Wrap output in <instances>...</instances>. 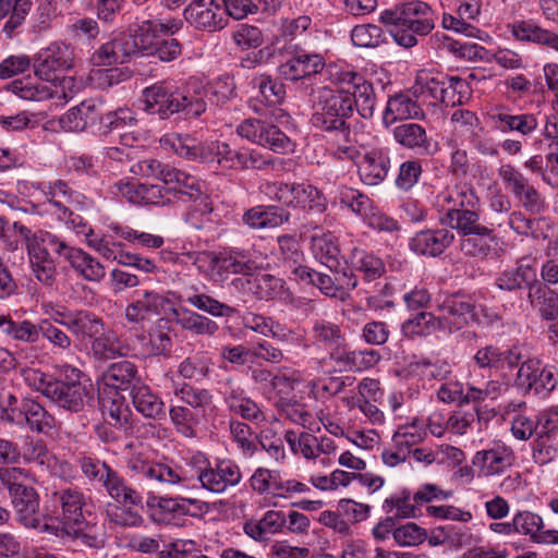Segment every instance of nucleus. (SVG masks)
Wrapping results in <instances>:
<instances>
[{"mask_svg":"<svg viewBox=\"0 0 558 558\" xmlns=\"http://www.w3.org/2000/svg\"><path fill=\"white\" fill-rule=\"evenodd\" d=\"M515 533L529 536L531 541L543 545L558 544L557 530H543L541 515L531 511H520L513 515Z\"/></svg>","mask_w":558,"mask_h":558,"instance_id":"obj_23","label":"nucleus"},{"mask_svg":"<svg viewBox=\"0 0 558 558\" xmlns=\"http://www.w3.org/2000/svg\"><path fill=\"white\" fill-rule=\"evenodd\" d=\"M59 500L62 507V518L59 519L61 526L73 527L83 523L85 498L82 493L75 489H66L60 494Z\"/></svg>","mask_w":558,"mask_h":558,"instance_id":"obj_45","label":"nucleus"},{"mask_svg":"<svg viewBox=\"0 0 558 558\" xmlns=\"http://www.w3.org/2000/svg\"><path fill=\"white\" fill-rule=\"evenodd\" d=\"M243 324L244 327L257 333L277 339L281 342H298L301 340L300 333L288 329L286 326L275 322L270 317L259 314H246L243 317Z\"/></svg>","mask_w":558,"mask_h":558,"instance_id":"obj_33","label":"nucleus"},{"mask_svg":"<svg viewBox=\"0 0 558 558\" xmlns=\"http://www.w3.org/2000/svg\"><path fill=\"white\" fill-rule=\"evenodd\" d=\"M243 220L254 229L277 228L289 220V214L276 206H255L244 214Z\"/></svg>","mask_w":558,"mask_h":558,"instance_id":"obj_42","label":"nucleus"},{"mask_svg":"<svg viewBox=\"0 0 558 558\" xmlns=\"http://www.w3.org/2000/svg\"><path fill=\"white\" fill-rule=\"evenodd\" d=\"M99 117L98 105L93 100H88L68 110L60 118L59 123L66 132H81L94 124Z\"/></svg>","mask_w":558,"mask_h":558,"instance_id":"obj_36","label":"nucleus"},{"mask_svg":"<svg viewBox=\"0 0 558 558\" xmlns=\"http://www.w3.org/2000/svg\"><path fill=\"white\" fill-rule=\"evenodd\" d=\"M56 244H49L52 252L66 259L71 267L85 280L98 282L106 276L104 265L78 247L70 246L65 241L54 234Z\"/></svg>","mask_w":558,"mask_h":558,"instance_id":"obj_14","label":"nucleus"},{"mask_svg":"<svg viewBox=\"0 0 558 558\" xmlns=\"http://www.w3.org/2000/svg\"><path fill=\"white\" fill-rule=\"evenodd\" d=\"M0 330L13 340L34 343L40 335V325L31 320L14 322L10 315L0 314Z\"/></svg>","mask_w":558,"mask_h":558,"instance_id":"obj_47","label":"nucleus"},{"mask_svg":"<svg viewBox=\"0 0 558 558\" xmlns=\"http://www.w3.org/2000/svg\"><path fill=\"white\" fill-rule=\"evenodd\" d=\"M512 450L497 442L487 450L477 451L472 458V464L483 476H494L504 473L513 462Z\"/></svg>","mask_w":558,"mask_h":558,"instance_id":"obj_20","label":"nucleus"},{"mask_svg":"<svg viewBox=\"0 0 558 558\" xmlns=\"http://www.w3.org/2000/svg\"><path fill=\"white\" fill-rule=\"evenodd\" d=\"M169 416L177 433L186 438L196 437V429L201 418L198 414L184 405H171Z\"/></svg>","mask_w":558,"mask_h":558,"instance_id":"obj_58","label":"nucleus"},{"mask_svg":"<svg viewBox=\"0 0 558 558\" xmlns=\"http://www.w3.org/2000/svg\"><path fill=\"white\" fill-rule=\"evenodd\" d=\"M335 154L340 159L355 162L359 178L365 185L380 184L390 170L389 149L385 147H357L349 137L338 143Z\"/></svg>","mask_w":558,"mask_h":558,"instance_id":"obj_6","label":"nucleus"},{"mask_svg":"<svg viewBox=\"0 0 558 558\" xmlns=\"http://www.w3.org/2000/svg\"><path fill=\"white\" fill-rule=\"evenodd\" d=\"M25 425L33 432L48 433L54 427V418L43 405L32 399L24 400Z\"/></svg>","mask_w":558,"mask_h":558,"instance_id":"obj_59","label":"nucleus"},{"mask_svg":"<svg viewBox=\"0 0 558 558\" xmlns=\"http://www.w3.org/2000/svg\"><path fill=\"white\" fill-rule=\"evenodd\" d=\"M441 325L452 330H460L471 323H481L475 306L459 298L448 299L441 306Z\"/></svg>","mask_w":558,"mask_h":558,"instance_id":"obj_27","label":"nucleus"},{"mask_svg":"<svg viewBox=\"0 0 558 558\" xmlns=\"http://www.w3.org/2000/svg\"><path fill=\"white\" fill-rule=\"evenodd\" d=\"M494 244H496L495 236L492 230L486 227L485 232H474L466 235L461 241L460 247L466 255L485 257L490 253Z\"/></svg>","mask_w":558,"mask_h":558,"instance_id":"obj_64","label":"nucleus"},{"mask_svg":"<svg viewBox=\"0 0 558 558\" xmlns=\"http://www.w3.org/2000/svg\"><path fill=\"white\" fill-rule=\"evenodd\" d=\"M0 240L9 251L17 250L20 241L23 240L35 278L46 286L53 283L57 268L47 250L49 244H56L53 233L45 230L33 232L20 222L10 223L0 218Z\"/></svg>","mask_w":558,"mask_h":558,"instance_id":"obj_3","label":"nucleus"},{"mask_svg":"<svg viewBox=\"0 0 558 558\" xmlns=\"http://www.w3.org/2000/svg\"><path fill=\"white\" fill-rule=\"evenodd\" d=\"M63 376L69 381H59L54 396L50 399L58 403L61 408L77 412L93 399L94 387L81 371L69 365L62 367Z\"/></svg>","mask_w":558,"mask_h":558,"instance_id":"obj_12","label":"nucleus"},{"mask_svg":"<svg viewBox=\"0 0 558 558\" xmlns=\"http://www.w3.org/2000/svg\"><path fill=\"white\" fill-rule=\"evenodd\" d=\"M137 341L138 347L131 348L130 355L142 357L156 356L166 353L171 345V339L168 333L160 330L151 331L148 336H140Z\"/></svg>","mask_w":558,"mask_h":558,"instance_id":"obj_54","label":"nucleus"},{"mask_svg":"<svg viewBox=\"0 0 558 558\" xmlns=\"http://www.w3.org/2000/svg\"><path fill=\"white\" fill-rule=\"evenodd\" d=\"M518 384L536 395L547 396L557 386V374L551 366H542L538 360L523 362L518 371Z\"/></svg>","mask_w":558,"mask_h":558,"instance_id":"obj_18","label":"nucleus"},{"mask_svg":"<svg viewBox=\"0 0 558 558\" xmlns=\"http://www.w3.org/2000/svg\"><path fill=\"white\" fill-rule=\"evenodd\" d=\"M313 338L316 342L323 344L330 353L338 348H343L344 338L338 325L327 322L317 320L312 329Z\"/></svg>","mask_w":558,"mask_h":558,"instance_id":"obj_61","label":"nucleus"},{"mask_svg":"<svg viewBox=\"0 0 558 558\" xmlns=\"http://www.w3.org/2000/svg\"><path fill=\"white\" fill-rule=\"evenodd\" d=\"M201 486L213 493L223 494L230 487L236 486L242 480L239 465L230 459H218L208 464L197 474Z\"/></svg>","mask_w":558,"mask_h":558,"instance_id":"obj_15","label":"nucleus"},{"mask_svg":"<svg viewBox=\"0 0 558 558\" xmlns=\"http://www.w3.org/2000/svg\"><path fill=\"white\" fill-rule=\"evenodd\" d=\"M170 313L173 315L175 324L185 330L198 336H213L218 330V324L213 319L203 316L187 307H174Z\"/></svg>","mask_w":558,"mask_h":558,"instance_id":"obj_40","label":"nucleus"},{"mask_svg":"<svg viewBox=\"0 0 558 558\" xmlns=\"http://www.w3.org/2000/svg\"><path fill=\"white\" fill-rule=\"evenodd\" d=\"M162 143L193 161L217 163L226 169H264L268 161L256 150H234L226 142H199L190 135L169 134Z\"/></svg>","mask_w":558,"mask_h":558,"instance_id":"obj_2","label":"nucleus"},{"mask_svg":"<svg viewBox=\"0 0 558 558\" xmlns=\"http://www.w3.org/2000/svg\"><path fill=\"white\" fill-rule=\"evenodd\" d=\"M106 328L102 320L88 312H77L74 314L69 330H71L81 341L88 340L90 343Z\"/></svg>","mask_w":558,"mask_h":558,"instance_id":"obj_51","label":"nucleus"},{"mask_svg":"<svg viewBox=\"0 0 558 558\" xmlns=\"http://www.w3.org/2000/svg\"><path fill=\"white\" fill-rule=\"evenodd\" d=\"M57 526L61 527L60 530L62 531H60V533H52V536L59 538L72 537L90 548H99L104 546V534L97 526L88 525L84 521L83 523L74 525L73 527H63L58 521Z\"/></svg>","mask_w":558,"mask_h":558,"instance_id":"obj_49","label":"nucleus"},{"mask_svg":"<svg viewBox=\"0 0 558 558\" xmlns=\"http://www.w3.org/2000/svg\"><path fill=\"white\" fill-rule=\"evenodd\" d=\"M284 283L281 279L265 274L245 279L244 290L258 300H271L283 294Z\"/></svg>","mask_w":558,"mask_h":558,"instance_id":"obj_46","label":"nucleus"},{"mask_svg":"<svg viewBox=\"0 0 558 558\" xmlns=\"http://www.w3.org/2000/svg\"><path fill=\"white\" fill-rule=\"evenodd\" d=\"M349 262L351 267L361 271L368 281L379 278L385 271V265L379 257L356 247L352 250Z\"/></svg>","mask_w":558,"mask_h":558,"instance_id":"obj_55","label":"nucleus"},{"mask_svg":"<svg viewBox=\"0 0 558 558\" xmlns=\"http://www.w3.org/2000/svg\"><path fill=\"white\" fill-rule=\"evenodd\" d=\"M11 498L16 518L25 527L34 529L39 533L48 535L60 533L61 527L57 526L59 518L40 515L38 511L39 499L34 488H17L14 496Z\"/></svg>","mask_w":558,"mask_h":558,"instance_id":"obj_13","label":"nucleus"},{"mask_svg":"<svg viewBox=\"0 0 558 558\" xmlns=\"http://www.w3.org/2000/svg\"><path fill=\"white\" fill-rule=\"evenodd\" d=\"M330 359L339 364L340 369L364 372L376 366L381 356L373 349L348 351L345 348H338L330 353Z\"/></svg>","mask_w":558,"mask_h":558,"instance_id":"obj_32","label":"nucleus"},{"mask_svg":"<svg viewBox=\"0 0 558 558\" xmlns=\"http://www.w3.org/2000/svg\"><path fill=\"white\" fill-rule=\"evenodd\" d=\"M424 116L418 100L412 98V94H398L390 97L384 112L383 122L390 126L397 121L408 119H420Z\"/></svg>","mask_w":558,"mask_h":558,"instance_id":"obj_30","label":"nucleus"},{"mask_svg":"<svg viewBox=\"0 0 558 558\" xmlns=\"http://www.w3.org/2000/svg\"><path fill=\"white\" fill-rule=\"evenodd\" d=\"M73 65L74 54L71 48L63 43H52L37 53L34 70L39 81H47Z\"/></svg>","mask_w":558,"mask_h":558,"instance_id":"obj_16","label":"nucleus"},{"mask_svg":"<svg viewBox=\"0 0 558 558\" xmlns=\"http://www.w3.org/2000/svg\"><path fill=\"white\" fill-rule=\"evenodd\" d=\"M172 310L171 301L154 291H144L125 308V316L132 323H138L150 315H167Z\"/></svg>","mask_w":558,"mask_h":558,"instance_id":"obj_21","label":"nucleus"},{"mask_svg":"<svg viewBox=\"0 0 558 558\" xmlns=\"http://www.w3.org/2000/svg\"><path fill=\"white\" fill-rule=\"evenodd\" d=\"M225 401L230 411L241 415L243 418L255 422L256 424L271 423L276 421L272 413L260 410L256 402L246 396L244 390L232 388L227 392Z\"/></svg>","mask_w":558,"mask_h":558,"instance_id":"obj_31","label":"nucleus"},{"mask_svg":"<svg viewBox=\"0 0 558 558\" xmlns=\"http://www.w3.org/2000/svg\"><path fill=\"white\" fill-rule=\"evenodd\" d=\"M100 483L118 502L131 504L133 506H138L142 502V496L134 489L125 486L123 480L112 469H109Z\"/></svg>","mask_w":558,"mask_h":558,"instance_id":"obj_57","label":"nucleus"},{"mask_svg":"<svg viewBox=\"0 0 558 558\" xmlns=\"http://www.w3.org/2000/svg\"><path fill=\"white\" fill-rule=\"evenodd\" d=\"M379 21L387 26L395 41L404 48L414 47L417 36H426L435 26L434 12L423 1H410L380 12Z\"/></svg>","mask_w":558,"mask_h":558,"instance_id":"obj_4","label":"nucleus"},{"mask_svg":"<svg viewBox=\"0 0 558 558\" xmlns=\"http://www.w3.org/2000/svg\"><path fill=\"white\" fill-rule=\"evenodd\" d=\"M386 513H391L397 518L412 519L420 517V507L414 501L413 492L409 488H398L391 493L383 504Z\"/></svg>","mask_w":558,"mask_h":558,"instance_id":"obj_43","label":"nucleus"},{"mask_svg":"<svg viewBox=\"0 0 558 558\" xmlns=\"http://www.w3.org/2000/svg\"><path fill=\"white\" fill-rule=\"evenodd\" d=\"M509 27L517 40L544 45L558 51V34L541 27L531 20L515 21Z\"/></svg>","mask_w":558,"mask_h":558,"instance_id":"obj_34","label":"nucleus"},{"mask_svg":"<svg viewBox=\"0 0 558 558\" xmlns=\"http://www.w3.org/2000/svg\"><path fill=\"white\" fill-rule=\"evenodd\" d=\"M488 118L495 129L501 133L517 132L522 136L531 135L538 126L537 118L533 113L514 114L504 106L494 107Z\"/></svg>","mask_w":558,"mask_h":558,"instance_id":"obj_19","label":"nucleus"},{"mask_svg":"<svg viewBox=\"0 0 558 558\" xmlns=\"http://www.w3.org/2000/svg\"><path fill=\"white\" fill-rule=\"evenodd\" d=\"M520 360L521 353L518 348L502 350L493 344L480 348L473 356V362L478 368L490 371L513 368Z\"/></svg>","mask_w":558,"mask_h":558,"instance_id":"obj_24","label":"nucleus"},{"mask_svg":"<svg viewBox=\"0 0 558 558\" xmlns=\"http://www.w3.org/2000/svg\"><path fill=\"white\" fill-rule=\"evenodd\" d=\"M132 403L137 412L149 418H161L166 415L165 403L153 392L149 386L136 383L131 389Z\"/></svg>","mask_w":558,"mask_h":558,"instance_id":"obj_37","label":"nucleus"},{"mask_svg":"<svg viewBox=\"0 0 558 558\" xmlns=\"http://www.w3.org/2000/svg\"><path fill=\"white\" fill-rule=\"evenodd\" d=\"M337 276L332 279L330 276L317 272L314 284L323 294L329 298L344 300L348 298L349 292L356 288L357 280L352 272L340 270L336 272Z\"/></svg>","mask_w":558,"mask_h":558,"instance_id":"obj_39","label":"nucleus"},{"mask_svg":"<svg viewBox=\"0 0 558 558\" xmlns=\"http://www.w3.org/2000/svg\"><path fill=\"white\" fill-rule=\"evenodd\" d=\"M184 17L191 25L208 32L227 25L221 0H194L185 8Z\"/></svg>","mask_w":558,"mask_h":558,"instance_id":"obj_17","label":"nucleus"},{"mask_svg":"<svg viewBox=\"0 0 558 558\" xmlns=\"http://www.w3.org/2000/svg\"><path fill=\"white\" fill-rule=\"evenodd\" d=\"M478 184L486 187L490 208L496 213H507L510 209V201L500 192L497 182L492 180L488 168L478 167Z\"/></svg>","mask_w":558,"mask_h":558,"instance_id":"obj_63","label":"nucleus"},{"mask_svg":"<svg viewBox=\"0 0 558 558\" xmlns=\"http://www.w3.org/2000/svg\"><path fill=\"white\" fill-rule=\"evenodd\" d=\"M99 402L102 415L114 426H123L128 423L130 410L123 395L118 390H99Z\"/></svg>","mask_w":558,"mask_h":558,"instance_id":"obj_41","label":"nucleus"},{"mask_svg":"<svg viewBox=\"0 0 558 558\" xmlns=\"http://www.w3.org/2000/svg\"><path fill=\"white\" fill-rule=\"evenodd\" d=\"M175 397L185 403L193 412L204 420L214 418L217 414V407L211 393L206 389L194 388L183 384L173 390Z\"/></svg>","mask_w":558,"mask_h":558,"instance_id":"obj_29","label":"nucleus"},{"mask_svg":"<svg viewBox=\"0 0 558 558\" xmlns=\"http://www.w3.org/2000/svg\"><path fill=\"white\" fill-rule=\"evenodd\" d=\"M311 250L316 260L333 272L342 265L341 250L338 238L330 231L317 230L311 240Z\"/></svg>","mask_w":558,"mask_h":558,"instance_id":"obj_22","label":"nucleus"},{"mask_svg":"<svg viewBox=\"0 0 558 558\" xmlns=\"http://www.w3.org/2000/svg\"><path fill=\"white\" fill-rule=\"evenodd\" d=\"M527 298L543 319L555 320L558 318V294L554 290L536 286L529 292Z\"/></svg>","mask_w":558,"mask_h":558,"instance_id":"obj_53","label":"nucleus"},{"mask_svg":"<svg viewBox=\"0 0 558 558\" xmlns=\"http://www.w3.org/2000/svg\"><path fill=\"white\" fill-rule=\"evenodd\" d=\"M478 214L474 209H448L445 222L463 235L485 232L486 227L478 222Z\"/></svg>","mask_w":558,"mask_h":558,"instance_id":"obj_48","label":"nucleus"},{"mask_svg":"<svg viewBox=\"0 0 558 558\" xmlns=\"http://www.w3.org/2000/svg\"><path fill=\"white\" fill-rule=\"evenodd\" d=\"M327 75L335 88L325 86L318 89L311 122L316 129L337 133L344 142L350 137L345 120L354 109L364 119L373 116L376 100L374 88L361 73L347 64H328Z\"/></svg>","mask_w":558,"mask_h":558,"instance_id":"obj_1","label":"nucleus"},{"mask_svg":"<svg viewBox=\"0 0 558 558\" xmlns=\"http://www.w3.org/2000/svg\"><path fill=\"white\" fill-rule=\"evenodd\" d=\"M442 87L439 96V104L446 106L461 105L468 99L470 88L468 83L458 76L442 75Z\"/></svg>","mask_w":558,"mask_h":558,"instance_id":"obj_60","label":"nucleus"},{"mask_svg":"<svg viewBox=\"0 0 558 558\" xmlns=\"http://www.w3.org/2000/svg\"><path fill=\"white\" fill-rule=\"evenodd\" d=\"M205 94L206 92L202 89L196 96H192L181 92L173 81H160L142 92V109L161 119H167L180 111L198 117L206 110Z\"/></svg>","mask_w":558,"mask_h":558,"instance_id":"obj_5","label":"nucleus"},{"mask_svg":"<svg viewBox=\"0 0 558 558\" xmlns=\"http://www.w3.org/2000/svg\"><path fill=\"white\" fill-rule=\"evenodd\" d=\"M264 193L271 199H276L287 206L302 209H317L323 211L326 208L324 195L308 183H283L267 182L264 185Z\"/></svg>","mask_w":558,"mask_h":558,"instance_id":"obj_11","label":"nucleus"},{"mask_svg":"<svg viewBox=\"0 0 558 558\" xmlns=\"http://www.w3.org/2000/svg\"><path fill=\"white\" fill-rule=\"evenodd\" d=\"M453 233L447 229L417 232L409 243L411 251L418 255H440L453 241Z\"/></svg>","mask_w":558,"mask_h":558,"instance_id":"obj_28","label":"nucleus"},{"mask_svg":"<svg viewBox=\"0 0 558 558\" xmlns=\"http://www.w3.org/2000/svg\"><path fill=\"white\" fill-rule=\"evenodd\" d=\"M186 209L185 221L194 229H203L215 221L214 208L207 194L196 199H191Z\"/></svg>","mask_w":558,"mask_h":558,"instance_id":"obj_56","label":"nucleus"},{"mask_svg":"<svg viewBox=\"0 0 558 558\" xmlns=\"http://www.w3.org/2000/svg\"><path fill=\"white\" fill-rule=\"evenodd\" d=\"M94 355L99 360H113L119 356L131 354V348L123 344L116 332L106 327L90 343Z\"/></svg>","mask_w":558,"mask_h":558,"instance_id":"obj_44","label":"nucleus"},{"mask_svg":"<svg viewBox=\"0 0 558 558\" xmlns=\"http://www.w3.org/2000/svg\"><path fill=\"white\" fill-rule=\"evenodd\" d=\"M11 90L17 97L25 100L44 101L57 99L65 104L78 93L80 84L73 76H63L61 78L53 76L47 81H15L11 84Z\"/></svg>","mask_w":558,"mask_h":558,"instance_id":"obj_7","label":"nucleus"},{"mask_svg":"<svg viewBox=\"0 0 558 558\" xmlns=\"http://www.w3.org/2000/svg\"><path fill=\"white\" fill-rule=\"evenodd\" d=\"M169 194H173L179 201L190 202L204 195L202 183L193 175L173 168L166 173Z\"/></svg>","mask_w":558,"mask_h":558,"instance_id":"obj_35","label":"nucleus"},{"mask_svg":"<svg viewBox=\"0 0 558 558\" xmlns=\"http://www.w3.org/2000/svg\"><path fill=\"white\" fill-rule=\"evenodd\" d=\"M134 54V45L131 37L121 35L101 45L92 56L95 66H112L126 62Z\"/></svg>","mask_w":558,"mask_h":558,"instance_id":"obj_25","label":"nucleus"},{"mask_svg":"<svg viewBox=\"0 0 558 558\" xmlns=\"http://www.w3.org/2000/svg\"><path fill=\"white\" fill-rule=\"evenodd\" d=\"M393 138L409 149L426 150L429 146L425 129L417 123H403L393 129Z\"/></svg>","mask_w":558,"mask_h":558,"instance_id":"obj_50","label":"nucleus"},{"mask_svg":"<svg viewBox=\"0 0 558 558\" xmlns=\"http://www.w3.org/2000/svg\"><path fill=\"white\" fill-rule=\"evenodd\" d=\"M287 524V517L283 511L268 510L260 519H250L244 522V533L255 542H266L270 535L279 534Z\"/></svg>","mask_w":558,"mask_h":558,"instance_id":"obj_26","label":"nucleus"},{"mask_svg":"<svg viewBox=\"0 0 558 558\" xmlns=\"http://www.w3.org/2000/svg\"><path fill=\"white\" fill-rule=\"evenodd\" d=\"M128 470L132 476L189 488L192 477L181 466L150 461L147 451L133 452L128 459Z\"/></svg>","mask_w":558,"mask_h":558,"instance_id":"obj_8","label":"nucleus"},{"mask_svg":"<svg viewBox=\"0 0 558 558\" xmlns=\"http://www.w3.org/2000/svg\"><path fill=\"white\" fill-rule=\"evenodd\" d=\"M284 439L293 454L302 456L306 460L317 459V437L308 433L287 430Z\"/></svg>","mask_w":558,"mask_h":558,"instance_id":"obj_62","label":"nucleus"},{"mask_svg":"<svg viewBox=\"0 0 558 558\" xmlns=\"http://www.w3.org/2000/svg\"><path fill=\"white\" fill-rule=\"evenodd\" d=\"M210 276L217 281L226 280L231 274L251 276L262 269L265 256L256 251L230 250L207 256Z\"/></svg>","mask_w":558,"mask_h":558,"instance_id":"obj_9","label":"nucleus"},{"mask_svg":"<svg viewBox=\"0 0 558 558\" xmlns=\"http://www.w3.org/2000/svg\"><path fill=\"white\" fill-rule=\"evenodd\" d=\"M235 132L243 140L277 154H291L295 149V143L277 125L260 119H245Z\"/></svg>","mask_w":558,"mask_h":558,"instance_id":"obj_10","label":"nucleus"},{"mask_svg":"<svg viewBox=\"0 0 558 558\" xmlns=\"http://www.w3.org/2000/svg\"><path fill=\"white\" fill-rule=\"evenodd\" d=\"M136 375V367L129 361H121L109 366L102 376L107 390H124Z\"/></svg>","mask_w":558,"mask_h":558,"instance_id":"obj_52","label":"nucleus"},{"mask_svg":"<svg viewBox=\"0 0 558 558\" xmlns=\"http://www.w3.org/2000/svg\"><path fill=\"white\" fill-rule=\"evenodd\" d=\"M442 74H434L428 71H420L415 77L410 93L422 105L436 106L442 87Z\"/></svg>","mask_w":558,"mask_h":558,"instance_id":"obj_38","label":"nucleus"}]
</instances>
